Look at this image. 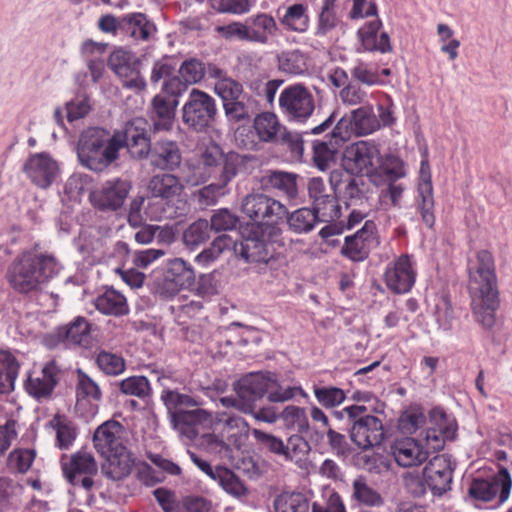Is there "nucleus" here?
Wrapping results in <instances>:
<instances>
[{
	"label": "nucleus",
	"instance_id": "24",
	"mask_svg": "<svg viewBox=\"0 0 512 512\" xmlns=\"http://www.w3.org/2000/svg\"><path fill=\"white\" fill-rule=\"evenodd\" d=\"M385 281L388 288L397 294L411 290L415 283V273L407 255L399 257L392 267L387 268Z\"/></svg>",
	"mask_w": 512,
	"mask_h": 512
},
{
	"label": "nucleus",
	"instance_id": "29",
	"mask_svg": "<svg viewBox=\"0 0 512 512\" xmlns=\"http://www.w3.org/2000/svg\"><path fill=\"white\" fill-rule=\"evenodd\" d=\"M297 178L298 175L295 173L269 170L260 177L259 183L265 191L277 190L289 199H293L298 194Z\"/></svg>",
	"mask_w": 512,
	"mask_h": 512
},
{
	"label": "nucleus",
	"instance_id": "32",
	"mask_svg": "<svg viewBox=\"0 0 512 512\" xmlns=\"http://www.w3.org/2000/svg\"><path fill=\"white\" fill-rule=\"evenodd\" d=\"M381 27V20L376 18L359 29L358 35L365 50L379 51L381 53L392 51L389 35L386 32H382L378 37Z\"/></svg>",
	"mask_w": 512,
	"mask_h": 512
},
{
	"label": "nucleus",
	"instance_id": "12",
	"mask_svg": "<svg viewBox=\"0 0 512 512\" xmlns=\"http://www.w3.org/2000/svg\"><path fill=\"white\" fill-rule=\"evenodd\" d=\"M377 146L368 141H357L348 145L343 152L342 166L350 174L369 175L379 162Z\"/></svg>",
	"mask_w": 512,
	"mask_h": 512
},
{
	"label": "nucleus",
	"instance_id": "18",
	"mask_svg": "<svg viewBox=\"0 0 512 512\" xmlns=\"http://www.w3.org/2000/svg\"><path fill=\"white\" fill-rule=\"evenodd\" d=\"M511 486L512 480L508 470L502 467L491 481L474 479L469 488V495L474 499L489 502L500 490V502H504L509 497Z\"/></svg>",
	"mask_w": 512,
	"mask_h": 512
},
{
	"label": "nucleus",
	"instance_id": "46",
	"mask_svg": "<svg viewBox=\"0 0 512 512\" xmlns=\"http://www.w3.org/2000/svg\"><path fill=\"white\" fill-rule=\"evenodd\" d=\"M353 495L358 502L366 506L377 507L384 503L382 496L376 490L369 487L363 478L354 480Z\"/></svg>",
	"mask_w": 512,
	"mask_h": 512
},
{
	"label": "nucleus",
	"instance_id": "54",
	"mask_svg": "<svg viewBox=\"0 0 512 512\" xmlns=\"http://www.w3.org/2000/svg\"><path fill=\"white\" fill-rule=\"evenodd\" d=\"M205 74V65L194 58L184 61L179 68V75L187 85L200 82Z\"/></svg>",
	"mask_w": 512,
	"mask_h": 512
},
{
	"label": "nucleus",
	"instance_id": "2",
	"mask_svg": "<svg viewBox=\"0 0 512 512\" xmlns=\"http://www.w3.org/2000/svg\"><path fill=\"white\" fill-rule=\"evenodd\" d=\"M469 293L476 321L485 328L493 327L500 299L494 259L487 250L479 251L475 266L469 267Z\"/></svg>",
	"mask_w": 512,
	"mask_h": 512
},
{
	"label": "nucleus",
	"instance_id": "50",
	"mask_svg": "<svg viewBox=\"0 0 512 512\" xmlns=\"http://www.w3.org/2000/svg\"><path fill=\"white\" fill-rule=\"evenodd\" d=\"M339 145L332 139L328 142L317 141L313 145V159L316 167L324 171L329 167V163L333 161L335 151Z\"/></svg>",
	"mask_w": 512,
	"mask_h": 512
},
{
	"label": "nucleus",
	"instance_id": "16",
	"mask_svg": "<svg viewBox=\"0 0 512 512\" xmlns=\"http://www.w3.org/2000/svg\"><path fill=\"white\" fill-rule=\"evenodd\" d=\"M61 369L54 360L47 362L39 373H29L24 387L26 392L40 401L51 397L56 385L60 381Z\"/></svg>",
	"mask_w": 512,
	"mask_h": 512
},
{
	"label": "nucleus",
	"instance_id": "59",
	"mask_svg": "<svg viewBox=\"0 0 512 512\" xmlns=\"http://www.w3.org/2000/svg\"><path fill=\"white\" fill-rule=\"evenodd\" d=\"M252 435L262 449L279 456H284V443L280 438L259 429H253Z\"/></svg>",
	"mask_w": 512,
	"mask_h": 512
},
{
	"label": "nucleus",
	"instance_id": "43",
	"mask_svg": "<svg viewBox=\"0 0 512 512\" xmlns=\"http://www.w3.org/2000/svg\"><path fill=\"white\" fill-rule=\"evenodd\" d=\"M215 30L227 39L236 37L240 40L265 44V37L263 35L250 31L249 26L239 22H232L227 25L217 26Z\"/></svg>",
	"mask_w": 512,
	"mask_h": 512
},
{
	"label": "nucleus",
	"instance_id": "26",
	"mask_svg": "<svg viewBox=\"0 0 512 512\" xmlns=\"http://www.w3.org/2000/svg\"><path fill=\"white\" fill-rule=\"evenodd\" d=\"M235 159V156H230L225 167L221 170V173L214 176L217 181L197 191L195 195L200 206L207 207L214 205L223 194V189L235 178Z\"/></svg>",
	"mask_w": 512,
	"mask_h": 512
},
{
	"label": "nucleus",
	"instance_id": "4",
	"mask_svg": "<svg viewBox=\"0 0 512 512\" xmlns=\"http://www.w3.org/2000/svg\"><path fill=\"white\" fill-rule=\"evenodd\" d=\"M161 400L167 408L173 429L183 439H196L200 431L211 423V414L198 408V402L190 395L165 389Z\"/></svg>",
	"mask_w": 512,
	"mask_h": 512
},
{
	"label": "nucleus",
	"instance_id": "13",
	"mask_svg": "<svg viewBox=\"0 0 512 512\" xmlns=\"http://www.w3.org/2000/svg\"><path fill=\"white\" fill-rule=\"evenodd\" d=\"M131 188V182L128 180L116 178L106 181L100 188L91 192V204L102 212H116L123 206Z\"/></svg>",
	"mask_w": 512,
	"mask_h": 512
},
{
	"label": "nucleus",
	"instance_id": "6",
	"mask_svg": "<svg viewBox=\"0 0 512 512\" xmlns=\"http://www.w3.org/2000/svg\"><path fill=\"white\" fill-rule=\"evenodd\" d=\"M238 396L246 399L251 405L261 399L265 394L269 402L278 403L292 399L297 387L282 389L276 374L272 372H254L245 375L234 386Z\"/></svg>",
	"mask_w": 512,
	"mask_h": 512
},
{
	"label": "nucleus",
	"instance_id": "57",
	"mask_svg": "<svg viewBox=\"0 0 512 512\" xmlns=\"http://www.w3.org/2000/svg\"><path fill=\"white\" fill-rule=\"evenodd\" d=\"M238 222V217L228 209H220L212 215L209 225L211 230L221 232L235 229Z\"/></svg>",
	"mask_w": 512,
	"mask_h": 512
},
{
	"label": "nucleus",
	"instance_id": "36",
	"mask_svg": "<svg viewBox=\"0 0 512 512\" xmlns=\"http://www.w3.org/2000/svg\"><path fill=\"white\" fill-rule=\"evenodd\" d=\"M20 363L14 354H0V394L8 395L15 390Z\"/></svg>",
	"mask_w": 512,
	"mask_h": 512
},
{
	"label": "nucleus",
	"instance_id": "41",
	"mask_svg": "<svg viewBox=\"0 0 512 512\" xmlns=\"http://www.w3.org/2000/svg\"><path fill=\"white\" fill-rule=\"evenodd\" d=\"M354 123V131L357 135H368L380 127L373 108L370 105H363L351 112Z\"/></svg>",
	"mask_w": 512,
	"mask_h": 512
},
{
	"label": "nucleus",
	"instance_id": "14",
	"mask_svg": "<svg viewBox=\"0 0 512 512\" xmlns=\"http://www.w3.org/2000/svg\"><path fill=\"white\" fill-rule=\"evenodd\" d=\"M62 470L70 484L81 485L90 490L94 485L92 476L97 474L98 467L91 454L78 452L72 455L68 462L62 464Z\"/></svg>",
	"mask_w": 512,
	"mask_h": 512
},
{
	"label": "nucleus",
	"instance_id": "42",
	"mask_svg": "<svg viewBox=\"0 0 512 512\" xmlns=\"http://www.w3.org/2000/svg\"><path fill=\"white\" fill-rule=\"evenodd\" d=\"M274 509L276 512H308L309 502L302 493L285 491L274 499Z\"/></svg>",
	"mask_w": 512,
	"mask_h": 512
},
{
	"label": "nucleus",
	"instance_id": "1",
	"mask_svg": "<svg viewBox=\"0 0 512 512\" xmlns=\"http://www.w3.org/2000/svg\"><path fill=\"white\" fill-rule=\"evenodd\" d=\"M145 191V196L137 195L130 201L127 221L132 227H140L147 219H176L188 211V203L182 198L184 185L174 174L153 175L149 178Z\"/></svg>",
	"mask_w": 512,
	"mask_h": 512
},
{
	"label": "nucleus",
	"instance_id": "25",
	"mask_svg": "<svg viewBox=\"0 0 512 512\" xmlns=\"http://www.w3.org/2000/svg\"><path fill=\"white\" fill-rule=\"evenodd\" d=\"M150 164L160 170L174 171L182 161V154L177 142L160 139L153 143Z\"/></svg>",
	"mask_w": 512,
	"mask_h": 512
},
{
	"label": "nucleus",
	"instance_id": "5",
	"mask_svg": "<svg viewBox=\"0 0 512 512\" xmlns=\"http://www.w3.org/2000/svg\"><path fill=\"white\" fill-rule=\"evenodd\" d=\"M124 137L99 127L84 130L78 140L77 155L81 164L93 171H103L119 156Z\"/></svg>",
	"mask_w": 512,
	"mask_h": 512
},
{
	"label": "nucleus",
	"instance_id": "21",
	"mask_svg": "<svg viewBox=\"0 0 512 512\" xmlns=\"http://www.w3.org/2000/svg\"><path fill=\"white\" fill-rule=\"evenodd\" d=\"M24 171L38 187L47 188L58 175V165L48 154L40 153L26 161Z\"/></svg>",
	"mask_w": 512,
	"mask_h": 512
},
{
	"label": "nucleus",
	"instance_id": "55",
	"mask_svg": "<svg viewBox=\"0 0 512 512\" xmlns=\"http://www.w3.org/2000/svg\"><path fill=\"white\" fill-rule=\"evenodd\" d=\"M215 93L222 99L223 104L238 98H245L242 85L232 78L216 81Z\"/></svg>",
	"mask_w": 512,
	"mask_h": 512
},
{
	"label": "nucleus",
	"instance_id": "20",
	"mask_svg": "<svg viewBox=\"0 0 512 512\" xmlns=\"http://www.w3.org/2000/svg\"><path fill=\"white\" fill-rule=\"evenodd\" d=\"M124 428L117 421H106L101 424L94 432V447L101 456L123 451L127 448L124 444L123 435Z\"/></svg>",
	"mask_w": 512,
	"mask_h": 512
},
{
	"label": "nucleus",
	"instance_id": "27",
	"mask_svg": "<svg viewBox=\"0 0 512 512\" xmlns=\"http://www.w3.org/2000/svg\"><path fill=\"white\" fill-rule=\"evenodd\" d=\"M232 249L246 262H267L270 258L266 241L256 233L243 236L240 241L233 240Z\"/></svg>",
	"mask_w": 512,
	"mask_h": 512
},
{
	"label": "nucleus",
	"instance_id": "49",
	"mask_svg": "<svg viewBox=\"0 0 512 512\" xmlns=\"http://www.w3.org/2000/svg\"><path fill=\"white\" fill-rule=\"evenodd\" d=\"M279 67L289 74H302L307 70L306 57L300 51L283 53L279 56Z\"/></svg>",
	"mask_w": 512,
	"mask_h": 512
},
{
	"label": "nucleus",
	"instance_id": "53",
	"mask_svg": "<svg viewBox=\"0 0 512 512\" xmlns=\"http://www.w3.org/2000/svg\"><path fill=\"white\" fill-rule=\"evenodd\" d=\"M120 390L123 394L139 398H145L151 392L150 384L144 376H132L122 380Z\"/></svg>",
	"mask_w": 512,
	"mask_h": 512
},
{
	"label": "nucleus",
	"instance_id": "45",
	"mask_svg": "<svg viewBox=\"0 0 512 512\" xmlns=\"http://www.w3.org/2000/svg\"><path fill=\"white\" fill-rule=\"evenodd\" d=\"M210 225L206 219H198L188 226L183 233L186 246L194 248L205 243L210 238Z\"/></svg>",
	"mask_w": 512,
	"mask_h": 512
},
{
	"label": "nucleus",
	"instance_id": "63",
	"mask_svg": "<svg viewBox=\"0 0 512 512\" xmlns=\"http://www.w3.org/2000/svg\"><path fill=\"white\" fill-rule=\"evenodd\" d=\"M342 102L349 106L362 105L367 102V92L360 86L349 83L340 91Z\"/></svg>",
	"mask_w": 512,
	"mask_h": 512
},
{
	"label": "nucleus",
	"instance_id": "17",
	"mask_svg": "<svg viewBox=\"0 0 512 512\" xmlns=\"http://www.w3.org/2000/svg\"><path fill=\"white\" fill-rule=\"evenodd\" d=\"M378 244L376 225L373 221L368 220L355 234L345 238L341 253L352 261L359 262L365 260L370 250L377 247Z\"/></svg>",
	"mask_w": 512,
	"mask_h": 512
},
{
	"label": "nucleus",
	"instance_id": "56",
	"mask_svg": "<svg viewBox=\"0 0 512 512\" xmlns=\"http://www.w3.org/2000/svg\"><path fill=\"white\" fill-rule=\"evenodd\" d=\"M78 382L76 387L77 400L92 398L99 401L101 399V391L99 386L82 370H77Z\"/></svg>",
	"mask_w": 512,
	"mask_h": 512
},
{
	"label": "nucleus",
	"instance_id": "34",
	"mask_svg": "<svg viewBox=\"0 0 512 512\" xmlns=\"http://www.w3.org/2000/svg\"><path fill=\"white\" fill-rule=\"evenodd\" d=\"M156 30L155 24L144 13L135 12L122 17V34L134 40L148 41Z\"/></svg>",
	"mask_w": 512,
	"mask_h": 512
},
{
	"label": "nucleus",
	"instance_id": "9",
	"mask_svg": "<svg viewBox=\"0 0 512 512\" xmlns=\"http://www.w3.org/2000/svg\"><path fill=\"white\" fill-rule=\"evenodd\" d=\"M241 209L249 219L262 225H277L287 217V207L283 203L261 192L247 194Z\"/></svg>",
	"mask_w": 512,
	"mask_h": 512
},
{
	"label": "nucleus",
	"instance_id": "47",
	"mask_svg": "<svg viewBox=\"0 0 512 512\" xmlns=\"http://www.w3.org/2000/svg\"><path fill=\"white\" fill-rule=\"evenodd\" d=\"M456 428L452 425L439 426V429L429 428L425 434V445L427 449L439 451L444 447L445 440H452L455 437Z\"/></svg>",
	"mask_w": 512,
	"mask_h": 512
},
{
	"label": "nucleus",
	"instance_id": "8",
	"mask_svg": "<svg viewBox=\"0 0 512 512\" xmlns=\"http://www.w3.org/2000/svg\"><path fill=\"white\" fill-rule=\"evenodd\" d=\"M217 115L215 100L206 92L192 89L182 108L183 123L195 132L212 128Z\"/></svg>",
	"mask_w": 512,
	"mask_h": 512
},
{
	"label": "nucleus",
	"instance_id": "61",
	"mask_svg": "<svg viewBox=\"0 0 512 512\" xmlns=\"http://www.w3.org/2000/svg\"><path fill=\"white\" fill-rule=\"evenodd\" d=\"M335 1L336 0H323L318 21V34L326 35L336 26L337 18L333 11Z\"/></svg>",
	"mask_w": 512,
	"mask_h": 512
},
{
	"label": "nucleus",
	"instance_id": "23",
	"mask_svg": "<svg viewBox=\"0 0 512 512\" xmlns=\"http://www.w3.org/2000/svg\"><path fill=\"white\" fill-rule=\"evenodd\" d=\"M418 210L425 225L432 228L435 224L434 197L428 160H422L418 184Z\"/></svg>",
	"mask_w": 512,
	"mask_h": 512
},
{
	"label": "nucleus",
	"instance_id": "58",
	"mask_svg": "<svg viewBox=\"0 0 512 512\" xmlns=\"http://www.w3.org/2000/svg\"><path fill=\"white\" fill-rule=\"evenodd\" d=\"M96 363L107 375H118L125 369V361L119 354H97Z\"/></svg>",
	"mask_w": 512,
	"mask_h": 512
},
{
	"label": "nucleus",
	"instance_id": "22",
	"mask_svg": "<svg viewBox=\"0 0 512 512\" xmlns=\"http://www.w3.org/2000/svg\"><path fill=\"white\" fill-rule=\"evenodd\" d=\"M428 486L435 494L441 495L450 488L452 468L446 455L434 456L423 470Z\"/></svg>",
	"mask_w": 512,
	"mask_h": 512
},
{
	"label": "nucleus",
	"instance_id": "48",
	"mask_svg": "<svg viewBox=\"0 0 512 512\" xmlns=\"http://www.w3.org/2000/svg\"><path fill=\"white\" fill-rule=\"evenodd\" d=\"M232 244L233 239L229 235H220L214 239L209 248L203 250L196 257V261L207 265L216 260L226 249L232 248Z\"/></svg>",
	"mask_w": 512,
	"mask_h": 512
},
{
	"label": "nucleus",
	"instance_id": "31",
	"mask_svg": "<svg viewBox=\"0 0 512 512\" xmlns=\"http://www.w3.org/2000/svg\"><path fill=\"white\" fill-rule=\"evenodd\" d=\"M102 464L101 471L108 479L117 481L129 476L134 466V460L127 448L108 454Z\"/></svg>",
	"mask_w": 512,
	"mask_h": 512
},
{
	"label": "nucleus",
	"instance_id": "15",
	"mask_svg": "<svg viewBox=\"0 0 512 512\" xmlns=\"http://www.w3.org/2000/svg\"><path fill=\"white\" fill-rule=\"evenodd\" d=\"M308 195L312 201V209L322 215L324 222L335 221L341 216V208L337 196L327 189L323 179L313 177L308 182Z\"/></svg>",
	"mask_w": 512,
	"mask_h": 512
},
{
	"label": "nucleus",
	"instance_id": "51",
	"mask_svg": "<svg viewBox=\"0 0 512 512\" xmlns=\"http://www.w3.org/2000/svg\"><path fill=\"white\" fill-rule=\"evenodd\" d=\"M280 417L285 421L286 425L300 433L307 432L309 429L308 417L303 408L293 405L287 406L280 414Z\"/></svg>",
	"mask_w": 512,
	"mask_h": 512
},
{
	"label": "nucleus",
	"instance_id": "30",
	"mask_svg": "<svg viewBox=\"0 0 512 512\" xmlns=\"http://www.w3.org/2000/svg\"><path fill=\"white\" fill-rule=\"evenodd\" d=\"M178 100L163 95H156L151 102V120L154 131H169L175 118Z\"/></svg>",
	"mask_w": 512,
	"mask_h": 512
},
{
	"label": "nucleus",
	"instance_id": "52",
	"mask_svg": "<svg viewBox=\"0 0 512 512\" xmlns=\"http://www.w3.org/2000/svg\"><path fill=\"white\" fill-rule=\"evenodd\" d=\"M314 395L317 401L325 408H333L340 405L346 398L345 392L337 387H314Z\"/></svg>",
	"mask_w": 512,
	"mask_h": 512
},
{
	"label": "nucleus",
	"instance_id": "38",
	"mask_svg": "<svg viewBox=\"0 0 512 512\" xmlns=\"http://www.w3.org/2000/svg\"><path fill=\"white\" fill-rule=\"evenodd\" d=\"M322 215L312 208H300L291 214L287 213V220L289 228L295 233H307L311 231L318 222L321 220Z\"/></svg>",
	"mask_w": 512,
	"mask_h": 512
},
{
	"label": "nucleus",
	"instance_id": "33",
	"mask_svg": "<svg viewBox=\"0 0 512 512\" xmlns=\"http://www.w3.org/2000/svg\"><path fill=\"white\" fill-rule=\"evenodd\" d=\"M393 455L402 467L420 465L428 458V452L412 438L398 441L393 447Z\"/></svg>",
	"mask_w": 512,
	"mask_h": 512
},
{
	"label": "nucleus",
	"instance_id": "35",
	"mask_svg": "<svg viewBox=\"0 0 512 512\" xmlns=\"http://www.w3.org/2000/svg\"><path fill=\"white\" fill-rule=\"evenodd\" d=\"M64 336V343L68 348L78 346L82 349L90 348L92 337L90 326L85 318L78 317L67 327H61Z\"/></svg>",
	"mask_w": 512,
	"mask_h": 512
},
{
	"label": "nucleus",
	"instance_id": "3",
	"mask_svg": "<svg viewBox=\"0 0 512 512\" xmlns=\"http://www.w3.org/2000/svg\"><path fill=\"white\" fill-rule=\"evenodd\" d=\"M38 245L19 253L7 270L11 287L21 294L42 289L59 270V262L53 254L39 253Z\"/></svg>",
	"mask_w": 512,
	"mask_h": 512
},
{
	"label": "nucleus",
	"instance_id": "28",
	"mask_svg": "<svg viewBox=\"0 0 512 512\" xmlns=\"http://www.w3.org/2000/svg\"><path fill=\"white\" fill-rule=\"evenodd\" d=\"M230 156H235V176L238 173V166L242 162V158L238 153L229 152L224 153L221 146L215 142H211L205 146L200 155V163L207 169V176L203 178H210L212 174L219 175L221 170L225 167Z\"/></svg>",
	"mask_w": 512,
	"mask_h": 512
},
{
	"label": "nucleus",
	"instance_id": "7",
	"mask_svg": "<svg viewBox=\"0 0 512 512\" xmlns=\"http://www.w3.org/2000/svg\"><path fill=\"white\" fill-rule=\"evenodd\" d=\"M347 420L351 425L350 439L363 450L378 446L384 440V427L382 421L367 414V407L364 405H351L345 407Z\"/></svg>",
	"mask_w": 512,
	"mask_h": 512
},
{
	"label": "nucleus",
	"instance_id": "39",
	"mask_svg": "<svg viewBox=\"0 0 512 512\" xmlns=\"http://www.w3.org/2000/svg\"><path fill=\"white\" fill-rule=\"evenodd\" d=\"M215 481L219 483L222 489L229 495L241 498L248 494V489L240 478L229 468L224 466L215 467Z\"/></svg>",
	"mask_w": 512,
	"mask_h": 512
},
{
	"label": "nucleus",
	"instance_id": "60",
	"mask_svg": "<svg viewBox=\"0 0 512 512\" xmlns=\"http://www.w3.org/2000/svg\"><path fill=\"white\" fill-rule=\"evenodd\" d=\"M242 324L239 322H233L227 328V335L224 340L225 347L239 350L242 348H249L248 343L251 341V337L249 335L254 334V330L249 328L246 330L245 334L239 336L234 333V328L241 327ZM253 341L256 340V337L252 338Z\"/></svg>",
	"mask_w": 512,
	"mask_h": 512
},
{
	"label": "nucleus",
	"instance_id": "37",
	"mask_svg": "<svg viewBox=\"0 0 512 512\" xmlns=\"http://www.w3.org/2000/svg\"><path fill=\"white\" fill-rule=\"evenodd\" d=\"M98 311L107 315L122 316L128 313L126 298L116 290H107L95 301Z\"/></svg>",
	"mask_w": 512,
	"mask_h": 512
},
{
	"label": "nucleus",
	"instance_id": "11",
	"mask_svg": "<svg viewBox=\"0 0 512 512\" xmlns=\"http://www.w3.org/2000/svg\"><path fill=\"white\" fill-rule=\"evenodd\" d=\"M279 107L289 121L305 123L315 111V98L305 85L292 84L281 91Z\"/></svg>",
	"mask_w": 512,
	"mask_h": 512
},
{
	"label": "nucleus",
	"instance_id": "40",
	"mask_svg": "<svg viewBox=\"0 0 512 512\" xmlns=\"http://www.w3.org/2000/svg\"><path fill=\"white\" fill-rule=\"evenodd\" d=\"M253 127L258 138L263 142H273L277 139L282 129L277 116L271 112H265L254 119Z\"/></svg>",
	"mask_w": 512,
	"mask_h": 512
},
{
	"label": "nucleus",
	"instance_id": "62",
	"mask_svg": "<svg viewBox=\"0 0 512 512\" xmlns=\"http://www.w3.org/2000/svg\"><path fill=\"white\" fill-rule=\"evenodd\" d=\"M153 495L164 512H180L181 501H178L174 491L160 487L153 491Z\"/></svg>",
	"mask_w": 512,
	"mask_h": 512
},
{
	"label": "nucleus",
	"instance_id": "64",
	"mask_svg": "<svg viewBox=\"0 0 512 512\" xmlns=\"http://www.w3.org/2000/svg\"><path fill=\"white\" fill-rule=\"evenodd\" d=\"M308 442L299 435H292L284 444V457L286 460H293L299 455H305L309 452Z\"/></svg>",
	"mask_w": 512,
	"mask_h": 512
},
{
	"label": "nucleus",
	"instance_id": "44",
	"mask_svg": "<svg viewBox=\"0 0 512 512\" xmlns=\"http://www.w3.org/2000/svg\"><path fill=\"white\" fill-rule=\"evenodd\" d=\"M165 273L183 288H189L195 282L194 270L181 258L171 260Z\"/></svg>",
	"mask_w": 512,
	"mask_h": 512
},
{
	"label": "nucleus",
	"instance_id": "19",
	"mask_svg": "<svg viewBox=\"0 0 512 512\" xmlns=\"http://www.w3.org/2000/svg\"><path fill=\"white\" fill-rule=\"evenodd\" d=\"M146 121L143 118H135L127 123L124 132H116L115 135L124 137L121 148L127 147L131 156L143 159L151 156L152 146L145 130Z\"/></svg>",
	"mask_w": 512,
	"mask_h": 512
},
{
	"label": "nucleus",
	"instance_id": "10",
	"mask_svg": "<svg viewBox=\"0 0 512 512\" xmlns=\"http://www.w3.org/2000/svg\"><path fill=\"white\" fill-rule=\"evenodd\" d=\"M141 65V60L134 53L123 48L115 49L108 57V67L120 79L122 87L137 94L143 93L147 88Z\"/></svg>",
	"mask_w": 512,
	"mask_h": 512
}]
</instances>
